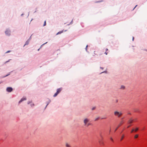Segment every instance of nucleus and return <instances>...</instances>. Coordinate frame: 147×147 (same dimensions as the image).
Here are the masks:
<instances>
[{"mask_svg":"<svg viewBox=\"0 0 147 147\" xmlns=\"http://www.w3.org/2000/svg\"><path fill=\"white\" fill-rule=\"evenodd\" d=\"M65 146L66 147H71V146L67 143H65Z\"/></svg>","mask_w":147,"mask_h":147,"instance_id":"9","label":"nucleus"},{"mask_svg":"<svg viewBox=\"0 0 147 147\" xmlns=\"http://www.w3.org/2000/svg\"><path fill=\"white\" fill-rule=\"evenodd\" d=\"M108 50V49H106V51H107Z\"/></svg>","mask_w":147,"mask_h":147,"instance_id":"29","label":"nucleus"},{"mask_svg":"<svg viewBox=\"0 0 147 147\" xmlns=\"http://www.w3.org/2000/svg\"><path fill=\"white\" fill-rule=\"evenodd\" d=\"M91 125V124L88 122L85 126H86V127H88Z\"/></svg>","mask_w":147,"mask_h":147,"instance_id":"10","label":"nucleus"},{"mask_svg":"<svg viewBox=\"0 0 147 147\" xmlns=\"http://www.w3.org/2000/svg\"><path fill=\"white\" fill-rule=\"evenodd\" d=\"M9 74H8V75H6V76H4V77H6V76H8Z\"/></svg>","mask_w":147,"mask_h":147,"instance_id":"23","label":"nucleus"},{"mask_svg":"<svg viewBox=\"0 0 147 147\" xmlns=\"http://www.w3.org/2000/svg\"><path fill=\"white\" fill-rule=\"evenodd\" d=\"M6 90L8 92H11L12 91L13 89L11 87H8L7 88Z\"/></svg>","mask_w":147,"mask_h":147,"instance_id":"3","label":"nucleus"},{"mask_svg":"<svg viewBox=\"0 0 147 147\" xmlns=\"http://www.w3.org/2000/svg\"><path fill=\"white\" fill-rule=\"evenodd\" d=\"M99 119V117H97V118H96L95 119L94 121H97L98 120V119Z\"/></svg>","mask_w":147,"mask_h":147,"instance_id":"17","label":"nucleus"},{"mask_svg":"<svg viewBox=\"0 0 147 147\" xmlns=\"http://www.w3.org/2000/svg\"><path fill=\"white\" fill-rule=\"evenodd\" d=\"M10 60H9L8 61H6V62H5V63H7V62H9V61Z\"/></svg>","mask_w":147,"mask_h":147,"instance_id":"25","label":"nucleus"},{"mask_svg":"<svg viewBox=\"0 0 147 147\" xmlns=\"http://www.w3.org/2000/svg\"><path fill=\"white\" fill-rule=\"evenodd\" d=\"M138 136V134H136L135 135V136H134V138H137Z\"/></svg>","mask_w":147,"mask_h":147,"instance_id":"14","label":"nucleus"},{"mask_svg":"<svg viewBox=\"0 0 147 147\" xmlns=\"http://www.w3.org/2000/svg\"><path fill=\"white\" fill-rule=\"evenodd\" d=\"M134 40V38L133 37V40Z\"/></svg>","mask_w":147,"mask_h":147,"instance_id":"33","label":"nucleus"},{"mask_svg":"<svg viewBox=\"0 0 147 147\" xmlns=\"http://www.w3.org/2000/svg\"><path fill=\"white\" fill-rule=\"evenodd\" d=\"M118 100H116V102H118Z\"/></svg>","mask_w":147,"mask_h":147,"instance_id":"28","label":"nucleus"},{"mask_svg":"<svg viewBox=\"0 0 147 147\" xmlns=\"http://www.w3.org/2000/svg\"><path fill=\"white\" fill-rule=\"evenodd\" d=\"M134 120H134H136V119H133Z\"/></svg>","mask_w":147,"mask_h":147,"instance_id":"30","label":"nucleus"},{"mask_svg":"<svg viewBox=\"0 0 147 147\" xmlns=\"http://www.w3.org/2000/svg\"><path fill=\"white\" fill-rule=\"evenodd\" d=\"M95 51H94V54H95Z\"/></svg>","mask_w":147,"mask_h":147,"instance_id":"31","label":"nucleus"},{"mask_svg":"<svg viewBox=\"0 0 147 147\" xmlns=\"http://www.w3.org/2000/svg\"><path fill=\"white\" fill-rule=\"evenodd\" d=\"M46 25V21H45L44 22V23L43 24V26H45Z\"/></svg>","mask_w":147,"mask_h":147,"instance_id":"19","label":"nucleus"},{"mask_svg":"<svg viewBox=\"0 0 147 147\" xmlns=\"http://www.w3.org/2000/svg\"><path fill=\"white\" fill-rule=\"evenodd\" d=\"M137 6V5H136V6L134 7V8L133 9V10H134L135 8V7Z\"/></svg>","mask_w":147,"mask_h":147,"instance_id":"26","label":"nucleus"},{"mask_svg":"<svg viewBox=\"0 0 147 147\" xmlns=\"http://www.w3.org/2000/svg\"><path fill=\"white\" fill-rule=\"evenodd\" d=\"M29 43V41H27L26 42L24 45V46L25 45H27Z\"/></svg>","mask_w":147,"mask_h":147,"instance_id":"13","label":"nucleus"},{"mask_svg":"<svg viewBox=\"0 0 147 147\" xmlns=\"http://www.w3.org/2000/svg\"><path fill=\"white\" fill-rule=\"evenodd\" d=\"M102 69H103V68H102V67H100Z\"/></svg>","mask_w":147,"mask_h":147,"instance_id":"34","label":"nucleus"},{"mask_svg":"<svg viewBox=\"0 0 147 147\" xmlns=\"http://www.w3.org/2000/svg\"><path fill=\"white\" fill-rule=\"evenodd\" d=\"M123 123V121H121L120 123L119 124V125L118 126V127L116 128V129H115V131L117 130V129H118V127L120 126Z\"/></svg>","mask_w":147,"mask_h":147,"instance_id":"5","label":"nucleus"},{"mask_svg":"<svg viewBox=\"0 0 147 147\" xmlns=\"http://www.w3.org/2000/svg\"><path fill=\"white\" fill-rule=\"evenodd\" d=\"M87 45L86 47V48H87Z\"/></svg>","mask_w":147,"mask_h":147,"instance_id":"36","label":"nucleus"},{"mask_svg":"<svg viewBox=\"0 0 147 147\" xmlns=\"http://www.w3.org/2000/svg\"><path fill=\"white\" fill-rule=\"evenodd\" d=\"M111 131V129H110V130H109V132H110Z\"/></svg>","mask_w":147,"mask_h":147,"instance_id":"32","label":"nucleus"},{"mask_svg":"<svg viewBox=\"0 0 147 147\" xmlns=\"http://www.w3.org/2000/svg\"><path fill=\"white\" fill-rule=\"evenodd\" d=\"M26 97H24L22 98L19 101V103H20L23 101L26 100Z\"/></svg>","mask_w":147,"mask_h":147,"instance_id":"6","label":"nucleus"},{"mask_svg":"<svg viewBox=\"0 0 147 147\" xmlns=\"http://www.w3.org/2000/svg\"><path fill=\"white\" fill-rule=\"evenodd\" d=\"M125 88V86H121V88L122 89H124Z\"/></svg>","mask_w":147,"mask_h":147,"instance_id":"16","label":"nucleus"},{"mask_svg":"<svg viewBox=\"0 0 147 147\" xmlns=\"http://www.w3.org/2000/svg\"><path fill=\"white\" fill-rule=\"evenodd\" d=\"M124 136V135H123L121 138V141L123 139Z\"/></svg>","mask_w":147,"mask_h":147,"instance_id":"15","label":"nucleus"},{"mask_svg":"<svg viewBox=\"0 0 147 147\" xmlns=\"http://www.w3.org/2000/svg\"><path fill=\"white\" fill-rule=\"evenodd\" d=\"M133 121H134V120L132 119L131 118L128 121V123H131L133 122Z\"/></svg>","mask_w":147,"mask_h":147,"instance_id":"7","label":"nucleus"},{"mask_svg":"<svg viewBox=\"0 0 147 147\" xmlns=\"http://www.w3.org/2000/svg\"><path fill=\"white\" fill-rule=\"evenodd\" d=\"M138 129V127H137L135 129V132L137 131Z\"/></svg>","mask_w":147,"mask_h":147,"instance_id":"18","label":"nucleus"},{"mask_svg":"<svg viewBox=\"0 0 147 147\" xmlns=\"http://www.w3.org/2000/svg\"><path fill=\"white\" fill-rule=\"evenodd\" d=\"M99 142L100 143V141H99Z\"/></svg>","mask_w":147,"mask_h":147,"instance_id":"35","label":"nucleus"},{"mask_svg":"<svg viewBox=\"0 0 147 147\" xmlns=\"http://www.w3.org/2000/svg\"><path fill=\"white\" fill-rule=\"evenodd\" d=\"M130 126V125H129L128 126H127V128H128Z\"/></svg>","mask_w":147,"mask_h":147,"instance_id":"27","label":"nucleus"},{"mask_svg":"<svg viewBox=\"0 0 147 147\" xmlns=\"http://www.w3.org/2000/svg\"><path fill=\"white\" fill-rule=\"evenodd\" d=\"M134 129H133L131 131V133H132L133 132V131H134Z\"/></svg>","mask_w":147,"mask_h":147,"instance_id":"20","label":"nucleus"},{"mask_svg":"<svg viewBox=\"0 0 147 147\" xmlns=\"http://www.w3.org/2000/svg\"><path fill=\"white\" fill-rule=\"evenodd\" d=\"M61 90V88H58L57 90V92L59 94Z\"/></svg>","mask_w":147,"mask_h":147,"instance_id":"8","label":"nucleus"},{"mask_svg":"<svg viewBox=\"0 0 147 147\" xmlns=\"http://www.w3.org/2000/svg\"><path fill=\"white\" fill-rule=\"evenodd\" d=\"M110 139L112 141H113V138H110Z\"/></svg>","mask_w":147,"mask_h":147,"instance_id":"24","label":"nucleus"},{"mask_svg":"<svg viewBox=\"0 0 147 147\" xmlns=\"http://www.w3.org/2000/svg\"><path fill=\"white\" fill-rule=\"evenodd\" d=\"M10 31L8 30H7L5 32V33L6 34L8 35L9 36L10 35Z\"/></svg>","mask_w":147,"mask_h":147,"instance_id":"4","label":"nucleus"},{"mask_svg":"<svg viewBox=\"0 0 147 147\" xmlns=\"http://www.w3.org/2000/svg\"><path fill=\"white\" fill-rule=\"evenodd\" d=\"M63 32V31H60L59 32H58L57 34V35H58V34H61V33H62Z\"/></svg>","mask_w":147,"mask_h":147,"instance_id":"12","label":"nucleus"},{"mask_svg":"<svg viewBox=\"0 0 147 147\" xmlns=\"http://www.w3.org/2000/svg\"><path fill=\"white\" fill-rule=\"evenodd\" d=\"M107 53H108V52H107L106 51L105 53V54L106 55H107Z\"/></svg>","mask_w":147,"mask_h":147,"instance_id":"22","label":"nucleus"},{"mask_svg":"<svg viewBox=\"0 0 147 147\" xmlns=\"http://www.w3.org/2000/svg\"><path fill=\"white\" fill-rule=\"evenodd\" d=\"M58 93L57 92H56L55 93L54 95H53V96H56L58 95Z\"/></svg>","mask_w":147,"mask_h":147,"instance_id":"11","label":"nucleus"},{"mask_svg":"<svg viewBox=\"0 0 147 147\" xmlns=\"http://www.w3.org/2000/svg\"><path fill=\"white\" fill-rule=\"evenodd\" d=\"M114 114L115 116H117L118 117H120L122 114L121 111H115Z\"/></svg>","mask_w":147,"mask_h":147,"instance_id":"1","label":"nucleus"},{"mask_svg":"<svg viewBox=\"0 0 147 147\" xmlns=\"http://www.w3.org/2000/svg\"><path fill=\"white\" fill-rule=\"evenodd\" d=\"M0 84H1V83H0Z\"/></svg>","mask_w":147,"mask_h":147,"instance_id":"37","label":"nucleus"},{"mask_svg":"<svg viewBox=\"0 0 147 147\" xmlns=\"http://www.w3.org/2000/svg\"><path fill=\"white\" fill-rule=\"evenodd\" d=\"M10 51H7V52H6V53H8L10 52Z\"/></svg>","mask_w":147,"mask_h":147,"instance_id":"21","label":"nucleus"},{"mask_svg":"<svg viewBox=\"0 0 147 147\" xmlns=\"http://www.w3.org/2000/svg\"><path fill=\"white\" fill-rule=\"evenodd\" d=\"M89 119L87 118L85 119L84 120V125L86 126L88 123L89 122Z\"/></svg>","mask_w":147,"mask_h":147,"instance_id":"2","label":"nucleus"}]
</instances>
